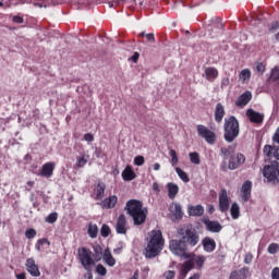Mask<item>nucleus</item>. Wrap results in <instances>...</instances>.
Returning <instances> with one entry per match:
<instances>
[{
    "instance_id": "nucleus-6",
    "label": "nucleus",
    "mask_w": 279,
    "mask_h": 279,
    "mask_svg": "<svg viewBox=\"0 0 279 279\" xmlns=\"http://www.w3.org/2000/svg\"><path fill=\"white\" fill-rule=\"evenodd\" d=\"M186 250H187V246L182 241V239L170 241V252H172V254H174L175 256H180L181 258H189L190 253H187Z\"/></svg>"
},
{
    "instance_id": "nucleus-10",
    "label": "nucleus",
    "mask_w": 279,
    "mask_h": 279,
    "mask_svg": "<svg viewBox=\"0 0 279 279\" xmlns=\"http://www.w3.org/2000/svg\"><path fill=\"white\" fill-rule=\"evenodd\" d=\"M128 230H129V227H128V220L125 219V215H120L116 223V231L118 234H126Z\"/></svg>"
},
{
    "instance_id": "nucleus-2",
    "label": "nucleus",
    "mask_w": 279,
    "mask_h": 279,
    "mask_svg": "<svg viewBox=\"0 0 279 279\" xmlns=\"http://www.w3.org/2000/svg\"><path fill=\"white\" fill-rule=\"evenodd\" d=\"M94 252L96 254V258L95 254H93V251L89 248L81 247L77 250L78 260L86 271H93L95 263H99V260H101V246H96Z\"/></svg>"
},
{
    "instance_id": "nucleus-8",
    "label": "nucleus",
    "mask_w": 279,
    "mask_h": 279,
    "mask_svg": "<svg viewBox=\"0 0 279 279\" xmlns=\"http://www.w3.org/2000/svg\"><path fill=\"white\" fill-rule=\"evenodd\" d=\"M197 132L198 136L205 138L206 143H208L209 145H215V141H217V135L215 134V132L210 131V129L202 124L197 125Z\"/></svg>"
},
{
    "instance_id": "nucleus-37",
    "label": "nucleus",
    "mask_w": 279,
    "mask_h": 279,
    "mask_svg": "<svg viewBox=\"0 0 279 279\" xmlns=\"http://www.w3.org/2000/svg\"><path fill=\"white\" fill-rule=\"evenodd\" d=\"M233 151L234 150H233L232 146L222 147L220 149V154H221V156H223V158H228L229 156H232Z\"/></svg>"
},
{
    "instance_id": "nucleus-58",
    "label": "nucleus",
    "mask_w": 279,
    "mask_h": 279,
    "mask_svg": "<svg viewBox=\"0 0 279 279\" xmlns=\"http://www.w3.org/2000/svg\"><path fill=\"white\" fill-rule=\"evenodd\" d=\"M153 191H157V193H159L160 191V185H158V183H153Z\"/></svg>"
},
{
    "instance_id": "nucleus-42",
    "label": "nucleus",
    "mask_w": 279,
    "mask_h": 279,
    "mask_svg": "<svg viewBox=\"0 0 279 279\" xmlns=\"http://www.w3.org/2000/svg\"><path fill=\"white\" fill-rule=\"evenodd\" d=\"M96 272H97L99 276H106V275L108 274V269H106L104 265L99 264V265L96 267Z\"/></svg>"
},
{
    "instance_id": "nucleus-61",
    "label": "nucleus",
    "mask_w": 279,
    "mask_h": 279,
    "mask_svg": "<svg viewBox=\"0 0 279 279\" xmlns=\"http://www.w3.org/2000/svg\"><path fill=\"white\" fill-rule=\"evenodd\" d=\"M272 158H275V160H279V154H278V151H274L272 153Z\"/></svg>"
},
{
    "instance_id": "nucleus-46",
    "label": "nucleus",
    "mask_w": 279,
    "mask_h": 279,
    "mask_svg": "<svg viewBox=\"0 0 279 279\" xmlns=\"http://www.w3.org/2000/svg\"><path fill=\"white\" fill-rule=\"evenodd\" d=\"M134 162L137 167H143V165H145V157L143 156H136L134 158Z\"/></svg>"
},
{
    "instance_id": "nucleus-45",
    "label": "nucleus",
    "mask_w": 279,
    "mask_h": 279,
    "mask_svg": "<svg viewBox=\"0 0 279 279\" xmlns=\"http://www.w3.org/2000/svg\"><path fill=\"white\" fill-rule=\"evenodd\" d=\"M279 252V245L277 243H271L269 246H268V253L269 254H276Z\"/></svg>"
},
{
    "instance_id": "nucleus-51",
    "label": "nucleus",
    "mask_w": 279,
    "mask_h": 279,
    "mask_svg": "<svg viewBox=\"0 0 279 279\" xmlns=\"http://www.w3.org/2000/svg\"><path fill=\"white\" fill-rule=\"evenodd\" d=\"M84 141H86L87 143H93L95 141V136L90 133H86L84 135Z\"/></svg>"
},
{
    "instance_id": "nucleus-39",
    "label": "nucleus",
    "mask_w": 279,
    "mask_h": 279,
    "mask_svg": "<svg viewBox=\"0 0 279 279\" xmlns=\"http://www.w3.org/2000/svg\"><path fill=\"white\" fill-rule=\"evenodd\" d=\"M190 160L193 165H199V154L198 153H190Z\"/></svg>"
},
{
    "instance_id": "nucleus-14",
    "label": "nucleus",
    "mask_w": 279,
    "mask_h": 279,
    "mask_svg": "<svg viewBox=\"0 0 279 279\" xmlns=\"http://www.w3.org/2000/svg\"><path fill=\"white\" fill-rule=\"evenodd\" d=\"M26 269L31 276H34V278H38L40 276V270L38 269V265H36L34 258H28L26 260Z\"/></svg>"
},
{
    "instance_id": "nucleus-21",
    "label": "nucleus",
    "mask_w": 279,
    "mask_h": 279,
    "mask_svg": "<svg viewBox=\"0 0 279 279\" xmlns=\"http://www.w3.org/2000/svg\"><path fill=\"white\" fill-rule=\"evenodd\" d=\"M187 258H191L192 263L198 267V269H202L204 267V264L206 263V256L204 255H195L193 253H189Z\"/></svg>"
},
{
    "instance_id": "nucleus-62",
    "label": "nucleus",
    "mask_w": 279,
    "mask_h": 279,
    "mask_svg": "<svg viewBox=\"0 0 279 279\" xmlns=\"http://www.w3.org/2000/svg\"><path fill=\"white\" fill-rule=\"evenodd\" d=\"M133 62H136V60H138V53H135L132 58Z\"/></svg>"
},
{
    "instance_id": "nucleus-32",
    "label": "nucleus",
    "mask_w": 279,
    "mask_h": 279,
    "mask_svg": "<svg viewBox=\"0 0 279 279\" xmlns=\"http://www.w3.org/2000/svg\"><path fill=\"white\" fill-rule=\"evenodd\" d=\"M98 232L99 229L97 228V225L89 223L87 234H89L92 239H97Z\"/></svg>"
},
{
    "instance_id": "nucleus-30",
    "label": "nucleus",
    "mask_w": 279,
    "mask_h": 279,
    "mask_svg": "<svg viewBox=\"0 0 279 279\" xmlns=\"http://www.w3.org/2000/svg\"><path fill=\"white\" fill-rule=\"evenodd\" d=\"M231 217L232 219H239L241 216V208L239 207V204L233 203L230 208Z\"/></svg>"
},
{
    "instance_id": "nucleus-59",
    "label": "nucleus",
    "mask_w": 279,
    "mask_h": 279,
    "mask_svg": "<svg viewBox=\"0 0 279 279\" xmlns=\"http://www.w3.org/2000/svg\"><path fill=\"white\" fill-rule=\"evenodd\" d=\"M16 279H26L25 272L17 274V275H16Z\"/></svg>"
},
{
    "instance_id": "nucleus-23",
    "label": "nucleus",
    "mask_w": 279,
    "mask_h": 279,
    "mask_svg": "<svg viewBox=\"0 0 279 279\" xmlns=\"http://www.w3.org/2000/svg\"><path fill=\"white\" fill-rule=\"evenodd\" d=\"M203 247H204L205 252H215V250L217 247V243L215 242V240H213L210 238H205L203 240Z\"/></svg>"
},
{
    "instance_id": "nucleus-16",
    "label": "nucleus",
    "mask_w": 279,
    "mask_h": 279,
    "mask_svg": "<svg viewBox=\"0 0 279 279\" xmlns=\"http://www.w3.org/2000/svg\"><path fill=\"white\" fill-rule=\"evenodd\" d=\"M250 276V268L243 267L240 270H234L230 274L229 279H246Z\"/></svg>"
},
{
    "instance_id": "nucleus-43",
    "label": "nucleus",
    "mask_w": 279,
    "mask_h": 279,
    "mask_svg": "<svg viewBox=\"0 0 279 279\" xmlns=\"http://www.w3.org/2000/svg\"><path fill=\"white\" fill-rule=\"evenodd\" d=\"M100 234L101 236H110V227H108L107 225H102L101 229H100Z\"/></svg>"
},
{
    "instance_id": "nucleus-11",
    "label": "nucleus",
    "mask_w": 279,
    "mask_h": 279,
    "mask_svg": "<svg viewBox=\"0 0 279 279\" xmlns=\"http://www.w3.org/2000/svg\"><path fill=\"white\" fill-rule=\"evenodd\" d=\"M246 117L251 121V123H256L257 125H259V123H263L265 119V114L256 112L254 109H248L246 111Z\"/></svg>"
},
{
    "instance_id": "nucleus-13",
    "label": "nucleus",
    "mask_w": 279,
    "mask_h": 279,
    "mask_svg": "<svg viewBox=\"0 0 279 279\" xmlns=\"http://www.w3.org/2000/svg\"><path fill=\"white\" fill-rule=\"evenodd\" d=\"M54 170H56V162L50 161V162L45 163L41 167V170L38 173V175H40L41 178H51V175H53Z\"/></svg>"
},
{
    "instance_id": "nucleus-57",
    "label": "nucleus",
    "mask_w": 279,
    "mask_h": 279,
    "mask_svg": "<svg viewBox=\"0 0 279 279\" xmlns=\"http://www.w3.org/2000/svg\"><path fill=\"white\" fill-rule=\"evenodd\" d=\"M278 27H279V23L278 22H274L271 27H270V29H271V32H276V29H278Z\"/></svg>"
},
{
    "instance_id": "nucleus-56",
    "label": "nucleus",
    "mask_w": 279,
    "mask_h": 279,
    "mask_svg": "<svg viewBox=\"0 0 279 279\" xmlns=\"http://www.w3.org/2000/svg\"><path fill=\"white\" fill-rule=\"evenodd\" d=\"M38 243H39V245H45V243H47V245H50L49 240H47V239H40V240H38Z\"/></svg>"
},
{
    "instance_id": "nucleus-53",
    "label": "nucleus",
    "mask_w": 279,
    "mask_h": 279,
    "mask_svg": "<svg viewBox=\"0 0 279 279\" xmlns=\"http://www.w3.org/2000/svg\"><path fill=\"white\" fill-rule=\"evenodd\" d=\"M271 278H272V279H279V268H278V267H276V268L272 269V271H271Z\"/></svg>"
},
{
    "instance_id": "nucleus-4",
    "label": "nucleus",
    "mask_w": 279,
    "mask_h": 279,
    "mask_svg": "<svg viewBox=\"0 0 279 279\" xmlns=\"http://www.w3.org/2000/svg\"><path fill=\"white\" fill-rule=\"evenodd\" d=\"M239 136V121L234 116L225 120V140L227 143H232Z\"/></svg>"
},
{
    "instance_id": "nucleus-44",
    "label": "nucleus",
    "mask_w": 279,
    "mask_h": 279,
    "mask_svg": "<svg viewBox=\"0 0 279 279\" xmlns=\"http://www.w3.org/2000/svg\"><path fill=\"white\" fill-rule=\"evenodd\" d=\"M255 71L259 73V75H263L265 73V64L263 62L256 63Z\"/></svg>"
},
{
    "instance_id": "nucleus-25",
    "label": "nucleus",
    "mask_w": 279,
    "mask_h": 279,
    "mask_svg": "<svg viewBox=\"0 0 279 279\" xmlns=\"http://www.w3.org/2000/svg\"><path fill=\"white\" fill-rule=\"evenodd\" d=\"M170 210L172 215H174L175 219H182V217L184 216V213H182V206L178 203L172 204L170 206Z\"/></svg>"
},
{
    "instance_id": "nucleus-19",
    "label": "nucleus",
    "mask_w": 279,
    "mask_h": 279,
    "mask_svg": "<svg viewBox=\"0 0 279 279\" xmlns=\"http://www.w3.org/2000/svg\"><path fill=\"white\" fill-rule=\"evenodd\" d=\"M241 191H242V199H244V202H250V197H252V182L251 181L244 182Z\"/></svg>"
},
{
    "instance_id": "nucleus-63",
    "label": "nucleus",
    "mask_w": 279,
    "mask_h": 279,
    "mask_svg": "<svg viewBox=\"0 0 279 279\" xmlns=\"http://www.w3.org/2000/svg\"><path fill=\"white\" fill-rule=\"evenodd\" d=\"M113 254H121V247L116 248V250L113 251Z\"/></svg>"
},
{
    "instance_id": "nucleus-36",
    "label": "nucleus",
    "mask_w": 279,
    "mask_h": 279,
    "mask_svg": "<svg viewBox=\"0 0 279 279\" xmlns=\"http://www.w3.org/2000/svg\"><path fill=\"white\" fill-rule=\"evenodd\" d=\"M252 77V71L250 69H244L240 72V80L245 82L246 80H250Z\"/></svg>"
},
{
    "instance_id": "nucleus-52",
    "label": "nucleus",
    "mask_w": 279,
    "mask_h": 279,
    "mask_svg": "<svg viewBox=\"0 0 279 279\" xmlns=\"http://www.w3.org/2000/svg\"><path fill=\"white\" fill-rule=\"evenodd\" d=\"M13 23H17L19 25L23 24L24 20L22 16L14 15L12 19Z\"/></svg>"
},
{
    "instance_id": "nucleus-33",
    "label": "nucleus",
    "mask_w": 279,
    "mask_h": 279,
    "mask_svg": "<svg viewBox=\"0 0 279 279\" xmlns=\"http://www.w3.org/2000/svg\"><path fill=\"white\" fill-rule=\"evenodd\" d=\"M86 162H88V156L87 155H82L76 158V167L78 169H82V167H86Z\"/></svg>"
},
{
    "instance_id": "nucleus-54",
    "label": "nucleus",
    "mask_w": 279,
    "mask_h": 279,
    "mask_svg": "<svg viewBox=\"0 0 279 279\" xmlns=\"http://www.w3.org/2000/svg\"><path fill=\"white\" fill-rule=\"evenodd\" d=\"M146 38L148 43H156V38L154 37V33L146 34Z\"/></svg>"
},
{
    "instance_id": "nucleus-29",
    "label": "nucleus",
    "mask_w": 279,
    "mask_h": 279,
    "mask_svg": "<svg viewBox=\"0 0 279 279\" xmlns=\"http://www.w3.org/2000/svg\"><path fill=\"white\" fill-rule=\"evenodd\" d=\"M117 202H118V198L117 196H110L109 198H106L101 206L102 208H114V206H117Z\"/></svg>"
},
{
    "instance_id": "nucleus-48",
    "label": "nucleus",
    "mask_w": 279,
    "mask_h": 279,
    "mask_svg": "<svg viewBox=\"0 0 279 279\" xmlns=\"http://www.w3.org/2000/svg\"><path fill=\"white\" fill-rule=\"evenodd\" d=\"M230 86V77H223L221 80L220 88H228Z\"/></svg>"
},
{
    "instance_id": "nucleus-12",
    "label": "nucleus",
    "mask_w": 279,
    "mask_h": 279,
    "mask_svg": "<svg viewBox=\"0 0 279 279\" xmlns=\"http://www.w3.org/2000/svg\"><path fill=\"white\" fill-rule=\"evenodd\" d=\"M245 162V155L238 154L236 156H231L229 160V169L234 170L239 169L241 165Z\"/></svg>"
},
{
    "instance_id": "nucleus-60",
    "label": "nucleus",
    "mask_w": 279,
    "mask_h": 279,
    "mask_svg": "<svg viewBox=\"0 0 279 279\" xmlns=\"http://www.w3.org/2000/svg\"><path fill=\"white\" fill-rule=\"evenodd\" d=\"M153 169L154 171H160V163H154Z\"/></svg>"
},
{
    "instance_id": "nucleus-24",
    "label": "nucleus",
    "mask_w": 279,
    "mask_h": 279,
    "mask_svg": "<svg viewBox=\"0 0 279 279\" xmlns=\"http://www.w3.org/2000/svg\"><path fill=\"white\" fill-rule=\"evenodd\" d=\"M189 215L191 217H202L204 215V207L202 205L190 206Z\"/></svg>"
},
{
    "instance_id": "nucleus-26",
    "label": "nucleus",
    "mask_w": 279,
    "mask_h": 279,
    "mask_svg": "<svg viewBox=\"0 0 279 279\" xmlns=\"http://www.w3.org/2000/svg\"><path fill=\"white\" fill-rule=\"evenodd\" d=\"M122 178L126 182H131V180H134L136 178V174L134 173V170H132V167L128 166L124 171L122 172Z\"/></svg>"
},
{
    "instance_id": "nucleus-34",
    "label": "nucleus",
    "mask_w": 279,
    "mask_h": 279,
    "mask_svg": "<svg viewBox=\"0 0 279 279\" xmlns=\"http://www.w3.org/2000/svg\"><path fill=\"white\" fill-rule=\"evenodd\" d=\"M175 172L179 175L180 180H182V182H191V179L189 178V174H186V172H184V170H182L181 168H175Z\"/></svg>"
},
{
    "instance_id": "nucleus-64",
    "label": "nucleus",
    "mask_w": 279,
    "mask_h": 279,
    "mask_svg": "<svg viewBox=\"0 0 279 279\" xmlns=\"http://www.w3.org/2000/svg\"><path fill=\"white\" fill-rule=\"evenodd\" d=\"M27 184L31 186V189L34 186V181H28Z\"/></svg>"
},
{
    "instance_id": "nucleus-22",
    "label": "nucleus",
    "mask_w": 279,
    "mask_h": 279,
    "mask_svg": "<svg viewBox=\"0 0 279 279\" xmlns=\"http://www.w3.org/2000/svg\"><path fill=\"white\" fill-rule=\"evenodd\" d=\"M102 259L109 267H114L117 265V259L112 256V253H110V248H106L102 254Z\"/></svg>"
},
{
    "instance_id": "nucleus-18",
    "label": "nucleus",
    "mask_w": 279,
    "mask_h": 279,
    "mask_svg": "<svg viewBox=\"0 0 279 279\" xmlns=\"http://www.w3.org/2000/svg\"><path fill=\"white\" fill-rule=\"evenodd\" d=\"M214 117L216 123H221V121H223V118L226 117V108H223V105L221 102H218L216 105Z\"/></svg>"
},
{
    "instance_id": "nucleus-20",
    "label": "nucleus",
    "mask_w": 279,
    "mask_h": 279,
    "mask_svg": "<svg viewBox=\"0 0 279 279\" xmlns=\"http://www.w3.org/2000/svg\"><path fill=\"white\" fill-rule=\"evenodd\" d=\"M217 77H219V70L213 66L205 69V78L207 82H215Z\"/></svg>"
},
{
    "instance_id": "nucleus-28",
    "label": "nucleus",
    "mask_w": 279,
    "mask_h": 279,
    "mask_svg": "<svg viewBox=\"0 0 279 279\" xmlns=\"http://www.w3.org/2000/svg\"><path fill=\"white\" fill-rule=\"evenodd\" d=\"M179 191L180 187H178L175 183H168V197H170V199H175Z\"/></svg>"
},
{
    "instance_id": "nucleus-50",
    "label": "nucleus",
    "mask_w": 279,
    "mask_h": 279,
    "mask_svg": "<svg viewBox=\"0 0 279 279\" xmlns=\"http://www.w3.org/2000/svg\"><path fill=\"white\" fill-rule=\"evenodd\" d=\"M252 260H254V256L252 255V253H247L244 257V263L246 265H250V263H252Z\"/></svg>"
},
{
    "instance_id": "nucleus-31",
    "label": "nucleus",
    "mask_w": 279,
    "mask_h": 279,
    "mask_svg": "<svg viewBox=\"0 0 279 279\" xmlns=\"http://www.w3.org/2000/svg\"><path fill=\"white\" fill-rule=\"evenodd\" d=\"M189 260H186L183 266H182V274H184V276H186V274H189L191 271V269H193V267H195L193 260L191 258H187Z\"/></svg>"
},
{
    "instance_id": "nucleus-47",
    "label": "nucleus",
    "mask_w": 279,
    "mask_h": 279,
    "mask_svg": "<svg viewBox=\"0 0 279 279\" xmlns=\"http://www.w3.org/2000/svg\"><path fill=\"white\" fill-rule=\"evenodd\" d=\"M26 239H34L36 236V229H27L25 231Z\"/></svg>"
},
{
    "instance_id": "nucleus-17",
    "label": "nucleus",
    "mask_w": 279,
    "mask_h": 279,
    "mask_svg": "<svg viewBox=\"0 0 279 279\" xmlns=\"http://www.w3.org/2000/svg\"><path fill=\"white\" fill-rule=\"evenodd\" d=\"M250 101H252V93L245 92L238 98V100L235 101V106H238L239 108H243L247 106Z\"/></svg>"
},
{
    "instance_id": "nucleus-41",
    "label": "nucleus",
    "mask_w": 279,
    "mask_h": 279,
    "mask_svg": "<svg viewBox=\"0 0 279 279\" xmlns=\"http://www.w3.org/2000/svg\"><path fill=\"white\" fill-rule=\"evenodd\" d=\"M58 221V213L49 214V216L46 218L47 223H56Z\"/></svg>"
},
{
    "instance_id": "nucleus-49",
    "label": "nucleus",
    "mask_w": 279,
    "mask_h": 279,
    "mask_svg": "<svg viewBox=\"0 0 279 279\" xmlns=\"http://www.w3.org/2000/svg\"><path fill=\"white\" fill-rule=\"evenodd\" d=\"M163 278L165 279H173L175 278V271L173 270H168L163 274Z\"/></svg>"
},
{
    "instance_id": "nucleus-9",
    "label": "nucleus",
    "mask_w": 279,
    "mask_h": 279,
    "mask_svg": "<svg viewBox=\"0 0 279 279\" xmlns=\"http://www.w3.org/2000/svg\"><path fill=\"white\" fill-rule=\"evenodd\" d=\"M219 210L220 213H228L230 210V198L226 189H222L219 193Z\"/></svg>"
},
{
    "instance_id": "nucleus-40",
    "label": "nucleus",
    "mask_w": 279,
    "mask_h": 279,
    "mask_svg": "<svg viewBox=\"0 0 279 279\" xmlns=\"http://www.w3.org/2000/svg\"><path fill=\"white\" fill-rule=\"evenodd\" d=\"M270 80H272V82H278L279 80V66H275L271 71L270 74Z\"/></svg>"
},
{
    "instance_id": "nucleus-15",
    "label": "nucleus",
    "mask_w": 279,
    "mask_h": 279,
    "mask_svg": "<svg viewBox=\"0 0 279 279\" xmlns=\"http://www.w3.org/2000/svg\"><path fill=\"white\" fill-rule=\"evenodd\" d=\"M204 225L206 226V228L209 232H214V233L221 232V230L223 229L221 223H219V221H215V220L205 219Z\"/></svg>"
},
{
    "instance_id": "nucleus-35",
    "label": "nucleus",
    "mask_w": 279,
    "mask_h": 279,
    "mask_svg": "<svg viewBox=\"0 0 279 279\" xmlns=\"http://www.w3.org/2000/svg\"><path fill=\"white\" fill-rule=\"evenodd\" d=\"M276 151V149H274V147L266 145L264 147V156H266V160H271V158H274V153Z\"/></svg>"
},
{
    "instance_id": "nucleus-1",
    "label": "nucleus",
    "mask_w": 279,
    "mask_h": 279,
    "mask_svg": "<svg viewBox=\"0 0 279 279\" xmlns=\"http://www.w3.org/2000/svg\"><path fill=\"white\" fill-rule=\"evenodd\" d=\"M165 247V238H162V231L153 230L148 233V244L145 248L146 258H156Z\"/></svg>"
},
{
    "instance_id": "nucleus-55",
    "label": "nucleus",
    "mask_w": 279,
    "mask_h": 279,
    "mask_svg": "<svg viewBox=\"0 0 279 279\" xmlns=\"http://www.w3.org/2000/svg\"><path fill=\"white\" fill-rule=\"evenodd\" d=\"M272 141H274L275 143H278V144H279V128L277 129V131H276V133H275V135H274V137H272Z\"/></svg>"
},
{
    "instance_id": "nucleus-5",
    "label": "nucleus",
    "mask_w": 279,
    "mask_h": 279,
    "mask_svg": "<svg viewBox=\"0 0 279 279\" xmlns=\"http://www.w3.org/2000/svg\"><path fill=\"white\" fill-rule=\"evenodd\" d=\"M179 234L187 247H195L199 243V233L195 228L181 229Z\"/></svg>"
},
{
    "instance_id": "nucleus-38",
    "label": "nucleus",
    "mask_w": 279,
    "mask_h": 279,
    "mask_svg": "<svg viewBox=\"0 0 279 279\" xmlns=\"http://www.w3.org/2000/svg\"><path fill=\"white\" fill-rule=\"evenodd\" d=\"M170 157H171V165H172V167H175L178 165V162L180 161L178 159V153H175L174 149H171L170 150Z\"/></svg>"
},
{
    "instance_id": "nucleus-3",
    "label": "nucleus",
    "mask_w": 279,
    "mask_h": 279,
    "mask_svg": "<svg viewBox=\"0 0 279 279\" xmlns=\"http://www.w3.org/2000/svg\"><path fill=\"white\" fill-rule=\"evenodd\" d=\"M128 214L132 217L135 226L145 223L147 219V208L143 207V203L137 199H131L126 203Z\"/></svg>"
},
{
    "instance_id": "nucleus-27",
    "label": "nucleus",
    "mask_w": 279,
    "mask_h": 279,
    "mask_svg": "<svg viewBox=\"0 0 279 279\" xmlns=\"http://www.w3.org/2000/svg\"><path fill=\"white\" fill-rule=\"evenodd\" d=\"M104 193H106V184L98 183V185L94 190L95 199H102Z\"/></svg>"
},
{
    "instance_id": "nucleus-7",
    "label": "nucleus",
    "mask_w": 279,
    "mask_h": 279,
    "mask_svg": "<svg viewBox=\"0 0 279 279\" xmlns=\"http://www.w3.org/2000/svg\"><path fill=\"white\" fill-rule=\"evenodd\" d=\"M264 178L268 180V182H279V165L271 163L270 166H266L264 168Z\"/></svg>"
}]
</instances>
